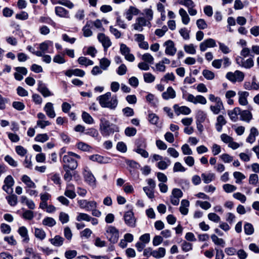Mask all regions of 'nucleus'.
<instances>
[{"label": "nucleus", "instance_id": "1", "mask_svg": "<svg viewBox=\"0 0 259 259\" xmlns=\"http://www.w3.org/2000/svg\"><path fill=\"white\" fill-rule=\"evenodd\" d=\"M100 105L102 107L108 108L111 110H114L118 105V101L116 95L111 96L110 92L100 96L98 97Z\"/></svg>", "mask_w": 259, "mask_h": 259}, {"label": "nucleus", "instance_id": "2", "mask_svg": "<svg viewBox=\"0 0 259 259\" xmlns=\"http://www.w3.org/2000/svg\"><path fill=\"white\" fill-rule=\"evenodd\" d=\"M80 158V156L79 155L72 152H68L62 157L63 168H70L72 170L76 169L77 167L76 159Z\"/></svg>", "mask_w": 259, "mask_h": 259}, {"label": "nucleus", "instance_id": "3", "mask_svg": "<svg viewBox=\"0 0 259 259\" xmlns=\"http://www.w3.org/2000/svg\"><path fill=\"white\" fill-rule=\"evenodd\" d=\"M100 130L103 136H108L115 131H118V127L110 123L109 120L105 118L100 119Z\"/></svg>", "mask_w": 259, "mask_h": 259}, {"label": "nucleus", "instance_id": "4", "mask_svg": "<svg viewBox=\"0 0 259 259\" xmlns=\"http://www.w3.org/2000/svg\"><path fill=\"white\" fill-rule=\"evenodd\" d=\"M105 235L108 240L112 243H115L118 240L119 236V231L114 226H107Z\"/></svg>", "mask_w": 259, "mask_h": 259}, {"label": "nucleus", "instance_id": "5", "mask_svg": "<svg viewBox=\"0 0 259 259\" xmlns=\"http://www.w3.org/2000/svg\"><path fill=\"white\" fill-rule=\"evenodd\" d=\"M226 77L232 82H241L244 79V74L239 70H236L234 72H228Z\"/></svg>", "mask_w": 259, "mask_h": 259}, {"label": "nucleus", "instance_id": "6", "mask_svg": "<svg viewBox=\"0 0 259 259\" xmlns=\"http://www.w3.org/2000/svg\"><path fill=\"white\" fill-rule=\"evenodd\" d=\"M150 22L147 21L145 18L139 17L136 19V22L133 25V26L135 30L141 32L143 30V27L150 25Z\"/></svg>", "mask_w": 259, "mask_h": 259}, {"label": "nucleus", "instance_id": "7", "mask_svg": "<svg viewBox=\"0 0 259 259\" xmlns=\"http://www.w3.org/2000/svg\"><path fill=\"white\" fill-rule=\"evenodd\" d=\"M186 100L189 102L192 103L194 104H200L205 105L207 103L206 98L202 95H197L194 96L193 95L188 94L187 95Z\"/></svg>", "mask_w": 259, "mask_h": 259}, {"label": "nucleus", "instance_id": "8", "mask_svg": "<svg viewBox=\"0 0 259 259\" xmlns=\"http://www.w3.org/2000/svg\"><path fill=\"white\" fill-rule=\"evenodd\" d=\"M120 51L121 54L124 56L125 60L129 62H133L135 60V57L133 54L130 53V49L124 44L120 45Z\"/></svg>", "mask_w": 259, "mask_h": 259}, {"label": "nucleus", "instance_id": "9", "mask_svg": "<svg viewBox=\"0 0 259 259\" xmlns=\"http://www.w3.org/2000/svg\"><path fill=\"white\" fill-rule=\"evenodd\" d=\"M125 224L130 227L135 228L136 226V219L132 211H126L123 216Z\"/></svg>", "mask_w": 259, "mask_h": 259}, {"label": "nucleus", "instance_id": "10", "mask_svg": "<svg viewBox=\"0 0 259 259\" xmlns=\"http://www.w3.org/2000/svg\"><path fill=\"white\" fill-rule=\"evenodd\" d=\"M4 185L3 186V189L8 194H10L13 192L12 187L14 185L15 181L12 176H7L4 180Z\"/></svg>", "mask_w": 259, "mask_h": 259}, {"label": "nucleus", "instance_id": "11", "mask_svg": "<svg viewBox=\"0 0 259 259\" xmlns=\"http://www.w3.org/2000/svg\"><path fill=\"white\" fill-rule=\"evenodd\" d=\"M182 196L183 192L180 189H173L170 196V202L174 205H178L180 202V199Z\"/></svg>", "mask_w": 259, "mask_h": 259}, {"label": "nucleus", "instance_id": "12", "mask_svg": "<svg viewBox=\"0 0 259 259\" xmlns=\"http://www.w3.org/2000/svg\"><path fill=\"white\" fill-rule=\"evenodd\" d=\"M77 203L81 208L88 211L96 208L97 207V204L95 201H88L87 200L82 199L78 200Z\"/></svg>", "mask_w": 259, "mask_h": 259}, {"label": "nucleus", "instance_id": "13", "mask_svg": "<svg viewBox=\"0 0 259 259\" xmlns=\"http://www.w3.org/2000/svg\"><path fill=\"white\" fill-rule=\"evenodd\" d=\"M163 46L165 47V53L168 56H173L177 52V49L175 47L174 42L171 40L165 41Z\"/></svg>", "mask_w": 259, "mask_h": 259}, {"label": "nucleus", "instance_id": "14", "mask_svg": "<svg viewBox=\"0 0 259 259\" xmlns=\"http://www.w3.org/2000/svg\"><path fill=\"white\" fill-rule=\"evenodd\" d=\"M216 46L215 40L212 38H209L201 42L199 45V48L201 52H204L208 48H214Z\"/></svg>", "mask_w": 259, "mask_h": 259}, {"label": "nucleus", "instance_id": "15", "mask_svg": "<svg viewBox=\"0 0 259 259\" xmlns=\"http://www.w3.org/2000/svg\"><path fill=\"white\" fill-rule=\"evenodd\" d=\"M176 114L178 116L181 114L184 115H188L191 112V109L186 106H179L177 104H175L173 106Z\"/></svg>", "mask_w": 259, "mask_h": 259}, {"label": "nucleus", "instance_id": "16", "mask_svg": "<svg viewBox=\"0 0 259 259\" xmlns=\"http://www.w3.org/2000/svg\"><path fill=\"white\" fill-rule=\"evenodd\" d=\"M89 159L94 162L100 164L109 163L111 162V158L107 157H104L98 154L92 155L89 156Z\"/></svg>", "mask_w": 259, "mask_h": 259}, {"label": "nucleus", "instance_id": "17", "mask_svg": "<svg viewBox=\"0 0 259 259\" xmlns=\"http://www.w3.org/2000/svg\"><path fill=\"white\" fill-rule=\"evenodd\" d=\"M236 61L238 64L246 69L250 68L254 65V62L252 58H248L245 60L241 58H238L236 59Z\"/></svg>", "mask_w": 259, "mask_h": 259}, {"label": "nucleus", "instance_id": "18", "mask_svg": "<svg viewBox=\"0 0 259 259\" xmlns=\"http://www.w3.org/2000/svg\"><path fill=\"white\" fill-rule=\"evenodd\" d=\"M98 40L102 43L105 50H106L111 45V42L109 38L104 33H100L98 35Z\"/></svg>", "mask_w": 259, "mask_h": 259}, {"label": "nucleus", "instance_id": "19", "mask_svg": "<svg viewBox=\"0 0 259 259\" xmlns=\"http://www.w3.org/2000/svg\"><path fill=\"white\" fill-rule=\"evenodd\" d=\"M176 97V92L171 87H168L166 90L162 94V98L165 100L173 99Z\"/></svg>", "mask_w": 259, "mask_h": 259}, {"label": "nucleus", "instance_id": "20", "mask_svg": "<svg viewBox=\"0 0 259 259\" xmlns=\"http://www.w3.org/2000/svg\"><path fill=\"white\" fill-rule=\"evenodd\" d=\"M37 90L45 97L53 95V94L49 91L46 85L41 81H38Z\"/></svg>", "mask_w": 259, "mask_h": 259}, {"label": "nucleus", "instance_id": "21", "mask_svg": "<svg viewBox=\"0 0 259 259\" xmlns=\"http://www.w3.org/2000/svg\"><path fill=\"white\" fill-rule=\"evenodd\" d=\"M238 102L240 105L246 106L248 104L247 97L249 96V93L246 91H239L238 92Z\"/></svg>", "mask_w": 259, "mask_h": 259}, {"label": "nucleus", "instance_id": "22", "mask_svg": "<svg viewBox=\"0 0 259 259\" xmlns=\"http://www.w3.org/2000/svg\"><path fill=\"white\" fill-rule=\"evenodd\" d=\"M44 110L49 117L54 118L56 117V113L52 103L48 102L45 105Z\"/></svg>", "mask_w": 259, "mask_h": 259}, {"label": "nucleus", "instance_id": "23", "mask_svg": "<svg viewBox=\"0 0 259 259\" xmlns=\"http://www.w3.org/2000/svg\"><path fill=\"white\" fill-rule=\"evenodd\" d=\"M83 175L85 181H87L90 185L94 186L95 185L96 179L88 168L87 167L84 169Z\"/></svg>", "mask_w": 259, "mask_h": 259}, {"label": "nucleus", "instance_id": "24", "mask_svg": "<svg viewBox=\"0 0 259 259\" xmlns=\"http://www.w3.org/2000/svg\"><path fill=\"white\" fill-rule=\"evenodd\" d=\"M140 10L133 6H131L125 13V16L127 20L131 21L134 15H137L139 14Z\"/></svg>", "mask_w": 259, "mask_h": 259}, {"label": "nucleus", "instance_id": "25", "mask_svg": "<svg viewBox=\"0 0 259 259\" xmlns=\"http://www.w3.org/2000/svg\"><path fill=\"white\" fill-rule=\"evenodd\" d=\"M55 13L61 18H69L70 17L69 11L62 7H56L55 8Z\"/></svg>", "mask_w": 259, "mask_h": 259}, {"label": "nucleus", "instance_id": "26", "mask_svg": "<svg viewBox=\"0 0 259 259\" xmlns=\"http://www.w3.org/2000/svg\"><path fill=\"white\" fill-rule=\"evenodd\" d=\"M20 202L22 204H25L30 209H34L35 207V205L33 201L29 199L26 196L22 195L20 197Z\"/></svg>", "mask_w": 259, "mask_h": 259}, {"label": "nucleus", "instance_id": "27", "mask_svg": "<svg viewBox=\"0 0 259 259\" xmlns=\"http://www.w3.org/2000/svg\"><path fill=\"white\" fill-rule=\"evenodd\" d=\"M258 131L255 127H252L250 130V134L246 139V142L253 143L255 141V137L258 135Z\"/></svg>", "mask_w": 259, "mask_h": 259}, {"label": "nucleus", "instance_id": "28", "mask_svg": "<svg viewBox=\"0 0 259 259\" xmlns=\"http://www.w3.org/2000/svg\"><path fill=\"white\" fill-rule=\"evenodd\" d=\"M64 239L60 235H56L54 238L49 239L50 243L54 246L59 247L63 245Z\"/></svg>", "mask_w": 259, "mask_h": 259}, {"label": "nucleus", "instance_id": "29", "mask_svg": "<svg viewBox=\"0 0 259 259\" xmlns=\"http://www.w3.org/2000/svg\"><path fill=\"white\" fill-rule=\"evenodd\" d=\"M189 201L186 199H183L181 202L180 211L183 215H187L189 212Z\"/></svg>", "mask_w": 259, "mask_h": 259}, {"label": "nucleus", "instance_id": "30", "mask_svg": "<svg viewBox=\"0 0 259 259\" xmlns=\"http://www.w3.org/2000/svg\"><path fill=\"white\" fill-rule=\"evenodd\" d=\"M240 109L239 107H236L232 110L228 111V114L231 120L234 122L238 120V116L240 115Z\"/></svg>", "mask_w": 259, "mask_h": 259}, {"label": "nucleus", "instance_id": "31", "mask_svg": "<svg viewBox=\"0 0 259 259\" xmlns=\"http://www.w3.org/2000/svg\"><path fill=\"white\" fill-rule=\"evenodd\" d=\"M227 123L223 115H219L217 119V122L215 123V128L218 132H221L222 130L223 125H225Z\"/></svg>", "mask_w": 259, "mask_h": 259}, {"label": "nucleus", "instance_id": "32", "mask_svg": "<svg viewBox=\"0 0 259 259\" xmlns=\"http://www.w3.org/2000/svg\"><path fill=\"white\" fill-rule=\"evenodd\" d=\"M18 232L19 235L23 238V241L27 243L29 240L28 235V230L25 227L22 226L18 229Z\"/></svg>", "mask_w": 259, "mask_h": 259}, {"label": "nucleus", "instance_id": "33", "mask_svg": "<svg viewBox=\"0 0 259 259\" xmlns=\"http://www.w3.org/2000/svg\"><path fill=\"white\" fill-rule=\"evenodd\" d=\"M179 13L181 17L182 23L184 25H187L190 21V18L186 10L183 8H180Z\"/></svg>", "mask_w": 259, "mask_h": 259}, {"label": "nucleus", "instance_id": "34", "mask_svg": "<svg viewBox=\"0 0 259 259\" xmlns=\"http://www.w3.org/2000/svg\"><path fill=\"white\" fill-rule=\"evenodd\" d=\"M73 188V185H68L65 190L64 195L70 199H74L76 195L74 190L72 189Z\"/></svg>", "mask_w": 259, "mask_h": 259}, {"label": "nucleus", "instance_id": "35", "mask_svg": "<svg viewBox=\"0 0 259 259\" xmlns=\"http://www.w3.org/2000/svg\"><path fill=\"white\" fill-rule=\"evenodd\" d=\"M21 181L26 185L28 188H35L36 185L31 180L30 178L27 175H23L21 178Z\"/></svg>", "mask_w": 259, "mask_h": 259}, {"label": "nucleus", "instance_id": "36", "mask_svg": "<svg viewBox=\"0 0 259 259\" xmlns=\"http://www.w3.org/2000/svg\"><path fill=\"white\" fill-rule=\"evenodd\" d=\"M240 119L246 122H249L252 119V116L251 113L248 110L241 111L240 110Z\"/></svg>", "mask_w": 259, "mask_h": 259}, {"label": "nucleus", "instance_id": "37", "mask_svg": "<svg viewBox=\"0 0 259 259\" xmlns=\"http://www.w3.org/2000/svg\"><path fill=\"white\" fill-rule=\"evenodd\" d=\"M210 110L214 114H218L221 110L224 109L223 104L222 101H219L215 103L214 105H211L210 106Z\"/></svg>", "mask_w": 259, "mask_h": 259}, {"label": "nucleus", "instance_id": "38", "mask_svg": "<svg viewBox=\"0 0 259 259\" xmlns=\"http://www.w3.org/2000/svg\"><path fill=\"white\" fill-rule=\"evenodd\" d=\"M201 177L203 182L205 184H208L214 180L215 175L213 173H209L207 175L202 174Z\"/></svg>", "mask_w": 259, "mask_h": 259}, {"label": "nucleus", "instance_id": "39", "mask_svg": "<svg viewBox=\"0 0 259 259\" xmlns=\"http://www.w3.org/2000/svg\"><path fill=\"white\" fill-rule=\"evenodd\" d=\"M165 254V249L163 247H159L157 250H153V257L155 258H162Z\"/></svg>", "mask_w": 259, "mask_h": 259}, {"label": "nucleus", "instance_id": "40", "mask_svg": "<svg viewBox=\"0 0 259 259\" xmlns=\"http://www.w3.org/2000/svg\"><path fill=\"white\" fill-rule=\"evenodd\" d=\"M81 117L83 121L87 124H92L94 123L93 117L85 111L82 112Z\"/></svg>", "mask_w": 259, "mask_h": 259}, {"label": "nucleus", "instance_id": "41", "mask_svg": "<svg viewBox=\"0 0 259 259\" xmlns=\"http://www.w3.org/2000/svg\"><path fill=\"white\" fill-rule=\"evenodd\" d=\"M52 41L48 40L39 44V51L41 52L42 56L48 51L49 46L52 45Z\"/></svg>", "mask_w": 259, "mask_h": 259}, {"label": "nucleus", "instance_id": "42", "mask_svg": "<svg viewBox=\"0 0 259 259\" xmlns=\"http://www.w3.org/2000/svg\"><path fill=\"white\" fill-rule=\"evenodd\" d=\"M85 16V10L82 8H80L76 11L74 18L78 21H81L84 20Z\"/></svg>", "mask_w": 259, "mask_h": 259}, {"label": "nucleus", "instance_id": "43", "mask_svg": "<svg viewBox=\"0 0 259 259\" xmlns=\"http://www.w3.org/2000/svg\"><path fill=\"white\" fill-rule=\"evenodd\" d=\"M78 63L81 65L88 66L89 65H92L94 64L93 61L88 59L85 57H80L77 60Z\"/></svg>", "mask_w": 259, "mask_h": 259}, {"label": "nucleus", "instance_id": "44", "mask_svg": "<svg viewBox=\"0 0 259 259\" xmlns=\"http://www.w3.org/2000/svg\"><path fill=\"white\" fill-rule=\"evenodd\" d=\"M142 60L149 64V65L153 64L154 63V57L148 53L144 54L141 57Z\"/></svg>", "mask_w": 259, "mask_h": 259}, {"label": "nucleus", "instance_id": "45", "mask_svg": "<svg viewBox=\"0 0 259 259\" xmlns=\"http://www.w3.org/2000/svg\"><path fill=\"white\" fill-rule=\"evenodd\" d=\"M35 236L40 239L44 240L46 237V234L44 230L39 228H35L34 231Z\"/></svg>", "mask_w": 259, "mask_h": 259}, {"label": "nucleus", "instance_id": "46", "mask_svg": "<svg viewBox=\"0 0 259 259\" xmlns=\"http://www.w3.org/2000/svg\"><path fill=\"white\" fill-rule=\"evenodd\" d=\"M83 35L85 37H90L92 35L93 32L91 29V24L87 22L86 24L82 28Z\"/></svg>", "mask_w": 259, "mask_h": 259}, {"label": "nucleus", "instance_id": "47", "mask_svg": "<svg viewBox=\"0 0 259 259\" xmlns=\"http://www.w3.org/2000/svg\"><path fill=\"white\" fill-rule=\"evenodd\" d=\"M42 224L44 226H48V227H52L56 225V222L52 218L47 217V218H45L42 220Z\"/></svg>", "mask_w": 259, "mask_h": 259}, {"label": "nucleus", "instance_id": "48", "mask_svg": "<svg viewBox=\"0 0 259 259\" xmlns=\"http://www.w3.org/2000/svg\"><path fill=\"white\" fill-rule=\"evenodd\" d=\"M185 51L189 54H195L196 53V47L193 44L186 45L184 47Z\"/></svg>", "mask_w": 259, "mask_h": 259}, {"label": "nucleus", "instance_id": "49", "mask_svg": "<svg viewBox=\"0 0 259 259\" xmlns=\"http://www.w3.org/2000/svg\"><path fill=\"white\" fill-rule=\"evenodd\" d=\"M90 217L91 216L88 214L87 213L80 212L78 213L77 215L76 216V220L78 222H80L82 221L90 222Z\"/></svg>", "mask_w": 259, "mask_h": 259}, {"label": "nucleus", "instance_id": "50", "mask_svg": "<svg viewBox=\"0 0 259 259\" xmlns=\"http://www.w3.org/2000/svg\"><path fill=\"white\" fill-rule=\"evenodd\" d=\"M49 139L47 134H38L35 137V141L38 142L44 143Z\"/></svg>", "mask_w": 259, "mask_h": 259}, {"label": "nucleus", "instance_id": "51", "mask_svg": "<svg viewBox=\"0 0 259 259\" xmlns=\"http://www.w3.org/2000/svg\"><path fill=\"white\" fill-rule=\"evenodd\" d=\"M152 69L156 72H164L165 71L166 66L162 63V62L159 61L155 64V68L152 67Z\"/></svg>", "mask_w": 259, "mask_h": 259}, {"label": "nucleus", "instance_id": "52", "mask_svg": "<svg viewBox=\"0 0 259 259\" xmlns=\"http://www.w3.org/2000/svg\"><path fill=\"white\" fill-rule=\"evenodd\" d=\"M144 81L147 83H151L154 81L155 77L151 73L147 72L143 74Z\"/></svg>", "mask_w": 259, "mask_h": 259}, {"label": "nucleus", "instance_id": "53", "mask_svg": "<svg viewBox=\"0 0 259 259\" xmlns=\"http://www.w3.org/2000/svg\"><path fill=\"white\" fill-rule=\"evenodd\" d=\"M211 238L212 239V241L214 242L215 244L221 245L223 247L225 246V242L224 240L222 238H219L215 235H212L211 236Z\"/></svg>", "mask_w": 259, "mask_h": 259}, {"label": "nucleus", "instance_id": "54", "mask_svg": "<svg viewBox=\"0 0 259 259\" xmlns=\"http://www.w3.org/2000/svg\"><path fill=\"white\" fill-rule=\"evenodd\" d=\"M76 146L77 148L83 151H90L92 149L90 145L82 142L78 143Z\"/></svg>", "mask_w": 259, "mask_h": 259}, {"label": "nucleus", "instance_id": "55", "mask_svg": "<svg viewBox=\"0 0 259 259\" xmlns=\"http://www.w3.org/2000/svg\"><path fill=\"white\" fill-rule=\"evenodd\" d=\"M223 190L227 193H232L236 190L237 187L230 184H224L223 186Z\"/></svg>", "mask_w": 259, "mask_h": 259}, {"label": "nucleus", "instance_id": "56", "mask_svg": "<svg viewBox=\"0 0 259 259\" xmlns=\"http://www.w3.org/2000/svg\"><path fill=\"white\" fill-rule=\"evenodd\" d=\"M196 204L204 210H207L211 207V204L208 201L198 200L196 202Z\"/></svg>", "mask_w": 259, "mask_h": 259}, {"label": "nucleus", "instance_id": "57", "mask_svg": "<svg viewBox=\"0 0 259 259\" xmlns=\"http://www.w3.org/2000/svg\"><path fill=\"white\" fill-rule=\"evenodd\" d=\"M244 229L245 233L246 235H250L253 233L254 228L253 226L250 224L247 223L244 225Z\"/></svg>", "mask_w": 259, "mask_h": 259}, {"label": "nucleus", "instance_id": "58", "mask_svg": "<svg viewBox=\"0 0 259 259\" xmlns=\"http://www.w3.org/2000/svg\"><path fill=\"white\" fill-rule=\"evenodd\" d=\"M5 160L11 166L14 167L18 166V162L14 160L11 156L7 155L5 157Z\"/></svg>", "mask_w": 259, "mask_h": 259}, {"label": "nucleus", "instance_id": "59", "mask_svg": "<svg viewBox=\"0 0 259 259\" xmlns=\"http://www.w3.org/2000/svg\"><path fill=\"white\" fill-rule=\"evenodd\" d=\"M186 170V168L179 162H176L174 165V172H184Z\"/></svg>", "mask_w": 259, "mask_h": 259}, {"label": "nucleus", "instance_id": "60", "mask_svg": "<svg viewBox=\"0 0 259 259\" xmlns=\"http://www.w3.org/2000/svg\"><path fill=\"white\" fill-rule=\"evenodd\" d=\"M233 176L236 179V183L239 184L241 181L245 179V176L244 174L239 171H235L233 173Z\"/></svg>", "mask_w": 259, "mask_h": 259}, {"label": "nucleus", "instance_id": "61", "mask_svg": "<svg viewBox=\"0 0 259 259\" xmlns=\"http://www.w3.org/2000/svg\"><path fill=\"white\" fill-rule=\"evenodd\" d=\"M110 64V61L107 58H104L100 60V65L101 68L105 70L109 66Z\"/></svg>", "mask_w": 259, "mask_h": 259}, {"label": "nucleus", "instance_id": "62", "mask_svg": "<svg viewBox=\"0 0 259 259\" xmlns=\"http://www.w3.org/2000/svg\"><path fill=\"white\" fill-rule=\"evenodd\" d=\"M203 76L208 80H212L214 78V74L210 70L205 69L202 71Z\"/></svg>", "mask_w": 259, "mask_h": 259}, {"label": "nucleus", "instance_id": "63", "mask_svg": "<svg viewBox=\"0 0 259 259\" xmlns=\"http://www.w3.org/2000/svg\"><path fill=\"white\" fill-rule=\"evenodd\" d=\"M8 203L11 206H15L17 203V197L15 195H11L6 197Z\"/></svg>", "mask_w": 259, "mask_h": 259}, {"label": "nucleus", "instance_id": "64", "mask_svg": "<svg viewBox=\"0 0 259 259\" xmlns=\"http://www.w3.org/2000/svg\"><path fill=\"white\" fill-rule=\"evenodd\" d=\"M59 219L60 221L63 224H66L69 221L68 214L64 212H61L59 214Z\"/></svg>", "mask_w": 259, "mask_h": 259}]
</instances>
